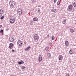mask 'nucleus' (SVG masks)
I'll return each instance as SVG.
<instances>
[{
	"label": "nucleus",
	"instance_id": "obj_32",
	"mask_svg": "<svg viewBox=\"0 0 76 76\" xmlns=\"http://www.w3.org/2000/svg\"><path fill=\"white\" fill-rule=\"evenodd\" d=\"M47 37L48 38H49L50 37V35H49V34H48L47 35Z\"/></svg>",
	"mask_w": 76,
	"mask_h": 76
},
{
	"label": "nucleus",
	"instance_id": "obj_14",
	"mask_svg": "<svg viewBox=\"0 0 76 76\" xmlns=\"http://www.w3.org/2000/svg\"><path fill=\"white\" fill-rule=\"evenodd\" d=\"M4 30L3 29V30H1V31H0V33L1 34H2V35H3L4 34Z\"/></svg>",
	"mask_w": 76,
	"mask_h": 76
},
{
	"label": "nucleus",
	"instance_id": "obj_35",
	"mask_svg": "<svg viewBox=\"0 0 76 76\" xmlns=\"http://www.w3.org/2000/svg\"><path fill=\"white\" fill-rule=\"evenodd\" d=\"M33 23H31V22L30 23V24L31 25H32Z\"/></svg>",
	"mask_w": 76,
	"mask_h": 76
},
{
	"label": "nucleus",
	"instance_id": "obj_4",
	"mask_svg": "<svg viewBox=\"0 0 76 76\" xmlns=\"http://www.w3.org/2000/svg\"><path fill=\"white\" fill-rule=\"evenodd\" d=\"M17 44L19 46H22L23 45V42L20 40H18L17 42Z\"/></svg>",
	"mask_w": 76,
	"mask_h": 76
},
{
	"label": "nucleus",
	"instance_id": "obj_3",
	"mask_svg": "<svg viewBox=\"0 0 76 76\" xmlns=\"http://www.w3.org/2000/svg\"><path fill=\"white\" fill-rule=\"evenodd\" d=\"M73 5H69L67 8V10L68 11H72L73 9Z\"/></svg>",
	"mask_w": 76,
	"mask_h": 76
},
{
	"label": "nucleus",
	"instance_id": "obj_1",
	"mask_svg": "<svg viewBox=\"0 0 76 76\" xmlns=\"http://www.w3.org/2000/svg\"><path fill=\"white\" fill-rule=\"evenodd\" d=\"M9 3L10 4V8H11V7H13V6L15 5V2L13 1H10Z\"/></svg>",
	"mask_w": 76,
	"mask_h": 76
},
{
	"label": "nucleus",
	"instance_id": "obj_40",
	"mask_svg": "<svg viewBox=\"0 0 76 76\" xmlns=\"http://www.w3.org/2000/svg\"><path fill=\"white\" fill-rule=\"evenodd\" d=\"M14 19V20H15V17H14L13 19Z\"/></svg>",
	"mask_w": 76,
	"mask_h": 76
},
{
	"label": "nucleus",
	"instance_id": "obj_22",
	"mask_svg": "<svg viewBox=\"0 0 76 76\" xmlns=\"http://www.w3.org/2000/svg\"><path fill=\"white\" fill-rule=\"evenodd\" d=\"M48 48H49V47L48 46L45 48V50L46 51H48Z\"/></svg>",
	"mask_w": 76,
	"mask_h": 76
},
{
	"label": "nucleus",
	"instance_id": "obj_34",
	"mask_svg": "<svg viewBox=\"0 0 76 76\" xmlns=\"http://www.w3.org/2000/svg\"><path fill=\"white\" fill-rule=\"evenodd\" d=\"M1 27H2V25H0V28H1Z\"/></svg>",
	"mask_w": 76,
	"mask_h": 76
},
{
	"label": "nucleus",
	"instance_id": "obj_17",
	"mask_svg": "<svg viewBox=\"0 0 76 76\" xmlns=\"http://www.w3.org/2000/svg\"><path fill=\"white\" fill-rule=\"evenodd\" d=\"M69 30H70V32H71V33H73V32H75L74 30H73L72 28L69 29Z\"/></svg>",
	"mask_w": 76,
	"mask_h": 76
},
{
	"label": "nucleus",
	"instance_id": "obj_9",
	"mask_svg": "<svg viewBox=\"0 0 76 76\" xmlns=\"http://www.w3.org/2000/svg\"><path fill=\"white\" fill-rule=\"evenodd\" d=\"M24 63L25 62L23 61H22V60H21L18 62V64H24Z\"/></svg>",
	"mask_w": 76,
	"mask_h": 76
},
{
	"label": "nucleus",
	"instance_id": "obj_25",
	"mask_svg": "<svg viewBox=\"0 0 76 76\" xmlns=\"http://www.w3.org/2000/svg\"><path fill=\"white\" fill-rule=\"evenodd\" d=\"M73 6H74V7H76V3L74 2V3H73Z\"/></svg>",
	"mask_w": 76,
	"mask_h": 76
},
{
	"label": "nucleus",
	"instance_id": "obj_24",
	"mask_svg": "<svg viewBox=\"0 0 76 76\" xmlns=\"http://www.w3.org/2000/svg\"><path fill=\"white\" fill-rule=\"evenodd\" d=\"M4 15L3 16H2V17H1L0 18V19L1 20H3V19H4Z\"/></svg>",
	"mask_w": 76,
	"mask_h": 76
},
{
	"label": "nucleus",
	"instance_id": "obj_18",
	"mask_svg": "<svg viewBox=\"0 0 76 76\" xmlns=\"http://www.w3.org/2000/svg\"><path fill=\"white\" fill-rule=\"evenodd\" d=\"M47 56H48V57H49V58H50V57H51V54H50V53H48Z\"/></svg>",
	"mask_w": 76,
	"mask_h": 76
},
{
	"label": "nucleus",
	"instance_id": "obj_7",
	"mask_svg": "<svg viewBox=\"0 0 76 76\" xmlns=\"http://www.w3.org/2000/svg\"><path fill=\"white\" fill-rule=\"evenodd\" d=\"M21 11H19L18 10H17V14L19 15H21L22 13V10H20Z\"/></svg>",
	"mask_w": 76,
	"mask_h": 76
},
{
	"label": "nucleus",
	"instance_id": "obj_12",
	"mask_svg": "<svg viewBox=\"0 0 76 76\" xmlns=\"http://www.w3.org/2000/svg\"><path fill=\"white\" fill-rule=\"evenodd\" d=\"M39 61L40 62V61H42V56L41 55H40L39 56Z\"/></svg>",
	"mask_w": 76,
	"mask_h": 76
},
{
	"label": "nucleus",
	"instance_id": "obj_2",
	"mask_svg": "<svg viewBox=\"0 0 76 76\" xmlns=\"http://www.w3.org/2000/svg\"><path fill=\"white\" fill-rule=\"evenodd\" d=\"M8 41L10 42H12L14 41V39L13 38V37L12 36H10L9 37V39Z\"/></svg>",
	"mask_w": 76,
	"mask_h": 76
},
{
	"label": "nucleus",
	"instance_id": "obj_36",
	"mask_svg": "<svg viewBox=\"0 0 76 76\" xmlns=\"http://www.w3.org/2000/svg\"><path fill=\"white\" fill-rule=\"evenodd\" d=\"M56 4H55V3L54 2V3L53 4V6H55Z\"/></svg>",
	"mask_w": 76,
	"mask_h": 76
},
{
	"label": "nucleus",
	"instance_id": "obj_5",
	"mask_svg": "<svg viewBox=\"0 0 76 76\" xmlns=\"http://www.w3.org/2000/svg\"><path fill=\"white\" fill-rule=\"evenodd\" d=\"M9 46L8 47L9 48H10V50L12 49L14 47V44L12 43H10L9 44Z\"/></svg>",
	"mask_w": 76,
	"mask_h": 76
},
{
	"label": "nucleus",
	"instance_id": "obj_27",
	"mask_svg": "<svg viewBox=\"0 0 76 76\" xmlns=\"http://www.w3.org/2000/svg\"><path fill=\"white\" fill-rule=\"evenodd\" d=\"M55 37L54 36H52V40H54V39Z\"/></svg>",
	"mask_w": 76,
	"mask_h": 76
},
{
	"label": "nucleus",
	"instance_id": "obj_6",
	"mask_svg": "<svg viewBox=\"0 0 76 76\" xmlns=\"http://www.w3.org/2000/svg\"><path fill=\"white\" fill-rule=\"evenodd\" d=\"M34 39L35 40H38L39 39V36L38 34H35L34 36Z\"/></svg>",
	"mask_w": 76,
	"mask_h": 76
},
{
	"label": "nucleus",
	"instance_id": "obj_23",
	"mask_svg": "<svg viewBox=\"0 0 76 76\" xmlns=\"http://www.w3.org/2000/svg\"><path fill=\"white\" fill-rule=\"evenodd\" d=\"M57 5H60V1H58L57 3Z\"/></svg>",
	"mask_w": 76,
	"mask_h": 76
},
{
	"label": "nucleus",
	"instance_id": "obj_13",
	"mask_svg": "<svg viewBox=\"0 0 76 76\" xmlns=\"http://www.w3.org/2000/svg\"><path fill=\"white\" fill-rule=\"evenodd\" d=\"M30 48H31V47L30 46H28L25 49V50L26 51H29V49Z\"/></svg>",
	"mask_w": 76,
	"mask_h": 76
},
{
	"label": "nucleus",
	"instance_id": "obj_8",
	"mask_svg": "<svg viewBox=\"0 0 76 76\" xmlns=\"http://www.w3.org/2000/svg\"><path fill=\"white\" fill-rule=\"evenodd\" d=\"M58 58L59 60H62L63 57L62 56V55H60L59 56V57H58Z\"/></svg>",
	"mask_w": 76,
	"mask_h": 76
},
{
	"label": "nucleus",
	"instance_id": "obj_10",
	"mask_svg": "<svg viewBox=\"0 0 76 76\" xmlns=\"http://www.w3.org/2000/svg\"><path fill=\"white\" fill-rule=\"evenodd\" d=\"M15 20H14V19H10V23H15Z\"/></svg>",
	"mask_w": 76,
	"mask_h": 76
},
{
	"label": "nucleus",
	"instance_id": "obj_20",
	"mask_svg": "<svg viewBox=\"0 0 76 76\" xmlns=\"http://www.w3.org/2000/svg\"><path fill=\"white\" fill-rule=\"evenodd\" d=\"M3 10H2V9H1L0 10V15H1V14H2V13H3Z\"/></svg>",
	"mask_w": 76,
	"mask_h": 76
},
{
	"label": "nucleus",
	"instance_id": "obj_44",
	"mask_svg": "<svg viewBox=\"0 0 76 76\" xmlns=\"http://www.w3.org/2000/svg\"><path fill=\"white\" fill-rule=\"evenodd\" d=\"M38 7H39V6H38Z\"/></svg>",
	"mask_w": 76,
	"mask_h": 76
},
{
	"label": "nucleus",
	"instance_id": "obj_11",
	"mask_svg": "<svg viewBox=\"0 0 76 76\" xmlns=\"http://www.w3.org/2000/svg\"><path fill=\"white\" fill-rule=\"evenodd\" d=\"M50 10L52 12H54V13H56L57 12V10L55 9H51Z\"/></svg>",
	"mask_w": 76,
	"mask_h": 76
},
{
	"label": "nucleus",
	"instance_id": "obj_30",
	"mask_svg": "<svg viewBox=\"0 0 76 76\" xmlns=\"http://www.w3.org/2000/svg\"><path fill=\"white\" fill-rule=\"evenodd\" d=\"M66 76H69L70 75L69 74H67L66 75Z\"/></svg>",
	"mask_w": 76,
	"mask_h": 76
},
{
	"label": "nucleus",
	"instance_id": "obj_19",
	"mask_svg": "<svg viewBox=\"0 0 76 76\" xmlns=\"http://www.w3.org/2000/svg\"><path fill=\"white\" fill-rule=\"evenodd\" d=\"M65 44L66 46H68L69 45V44L68 43V41H66L65 42Z\"/></svg>",
	"mask_w": 76,
	"mask_h": 76
},
{
	"label": "nucleus",
	"instance_id": "obj_37",
	"mask_svg": "<svg viewBox=\"0 0 76 76\" xmlns=\"http://www.w3.org/2000/svg\"><path fill=\"white\" fill-rule=\"evenodd\" d=\"M22 10L21 9H20V8H18V10Z\"/></svg>",
	"mask_w": 76,
	"mask_h": 76
},
{
	"label": "nucleus",
	"instance_id": "obj_45",
	"mask_svg": "<svg viewBox=\"0 0 76 76\" xmlns=\"http://www.w3.org/2000/svg\"><path fill=\"white\" fill-rule=\"evenodd\" d=\"M24 65H25V64H24Z\"/></svg>",
	"mask_w": 76,
	"mask_h": 76
},
{
	"label": "nucleus",
	"instance_id": "obj_41",
	"mask_svg": "<svg viewBox=\"0 0 76 76\" xmlns=\"http://www.w3.org/2000/svg\"><path fill=\"white\" fill-rule=\"evenodd\" d=\"M1 15V16H3V15H2V14H1V15Z\"/></svg>",
	"mask_w": 76,
	"mask_h": 76
},
{
	"label": "nucleus",
	"instance_id": "obj_21",
	"mask_svg": "<svg viewBox=\"0 0 76 76\" xmlns=\"http://www.w3.org/2000/svg\"><path fill=\"white\" fill-rule=\"evenodd\" d=\"M72 50H70V51H69V53H70V54H72L73 53V52Z\"/></svg>",
	"mask_w": 76,
	"mask_h": 76
},
{
	"label": "nucleus",
	"instance_id": "obj_39",
	"mask_svg": "<svg viewBox=\"0 0 76 76\" xmlns=\"http://www.w3.org/2000/svg\"><path fill=\"white\" fill-rule=\"evenodd\" d=\"M32 2L33 3V2H34V0H32Z\"/></svg>",
	"mask_w": 76,
	"mask_h": 76
},
{
	"label": "nucleus",
	"instance_id": "obj_29",
	"mask_svg": "<svg viewBox=\"0 0 76 76\" xmlns=\"http://www.w3.org/2000/svg\"><path fill=\"white\" fill-rule=\"evenodd\" d=\"M54 3H56V2L57 1V0H54Z\"/></svg>",
	"mask_w": 76,
	"mask_h": 76
},
{
	"label": "nucleus",
	"instance_id": "obj_31",
	"mask_svg": "<svg viewBox=\"0 0 76 76\" xmlns=\"http://www.w3.org/2000/svg\"><path fill=\"white\" fill-rule=\"evenodd\" d=\"M41 11V10H38L37 11L38 12H39Z\"/></svg>",
	"mask_w": 76,
	"mask_h": 76
},
{
	"label": "nucleus",
	"instance_id": "obj_42",
	"mask_svg": "<svg viewBox=\"0 0 76 76\" xmlns=\"http://www.w3.org/2000/svg\"><path fill=\"white\" fill-rule=\"evenodd\" d=\"M0 18H1V15H0Z\"/></svg>",
	"mask_w": 76,
	"mask_h": 76
},
{
	"label": "nucleus",
	"instance_id": "obj_33",
	"mask_svg": "<svg viewBox=\"0 0 76 76\" xmlns=\"http://www.w3.org/2000/svg\"><path fill=\"white\" fill-rule=\"evenodd\" d=\"M15 51V50H13V49H12V52H14V51Z\"/></svg>",
	"mask_w": 76,
	"mask_h": 76
},
{
	"label": "nucleus",
	"instance_id": "obj_28",
	"mask_svg": "<svg viewBox=\"0 0 76 76\" xmlns=\"http://www.w3.org/2000/svg\"><path fill=\"white\" fill-rule=\"evenodd\" d=\"M49 44L50 46L51 45H52V43H51V42H50Z\"/></svg>",
	"mask_w": 76,
	"mask_h": 76
},
{
	"label": "nucleus",
	"instance_id": "obj_26",
	"mask_svg": "<svg viewBox=\"0 0 76 76\" xmlns=\"http://www.w3.org/2000/svg\"><path fill=\"white\" fill-rule=\"evenodd\" d=\"M22 67H21V69H25V68H26V67L25 66H22Z\"/></svg>",
	"mask_w": 76,
	"mask_h": 76
},
{
	"label": "nucleus",
	"instance_id": "obj_43",
	"mask_svg": "<svg viewBox=\"0 0 76 76\" xmlns=\"http://www.w3.org/2000/svg\"><path fill=\"white\" fill-rule=\"evenodd\" d=\"M38 9H39V8H38Z\"/></svg>",
	"mask_w": 76,
	"mask_h": 76
},
{
	"label": "nucleus",
	"instance_id": "obj_38",
	"mask_svg": "<svg viewBox=\"0 0 76 76\" xmlns=\"http://www.w3.org/2000/svg\"><path fill=\"white\" fill-rule=\"evenodd\" d=\"M24 44H26V42H24Z\"/></svg>",
	"mask_w": 76,
	"mask_h": 76
},
{
	"label": "nucleus",
	"instance_id": "obj_15",
	"mask_svg": "<svg viewBox=\"0 0 76 76\" xmlns=\"http://www.w3.org/2000/svg\"><path fill=\"white\" fill-rule=\"evenodd\" d=\"M33 20L34 21V22H36V21H38V18H37V17L34 18L33 19Z\"/></svg>",
	"mask_w": 76,
	"mask_h": 76
},
{
	"label": "nucleus",
	"instance_id": "obj_16",
	"mask_svg": "<svg viewBox=\"0 0 76 76\" xmlns=\"http://www.w3.org/2000/svg\"><path fill=\"white\" fill-rule=\"evenodd\" d=\"M66 20L64 19L63 21H62V23L63 24H65L66 23Z\"/></svg>",
	"mask_w": 76,
	"mask_h": 76
}]
</instances>
